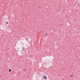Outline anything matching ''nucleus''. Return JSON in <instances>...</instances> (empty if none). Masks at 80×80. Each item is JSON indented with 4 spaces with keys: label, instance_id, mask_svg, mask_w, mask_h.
I'll list each match as a JSON object with an SVG mask.
<instances>
[{
    "label": "nucleus",
    "instance_id": "1",
    "mask_svg": "<svg viewBox=\"0 0 80 80\" xmlns=\"http://www.w3.org/2000/svg\"><path fill=\"white\" fill-rule=\"evenodd\" d=\"M43 78H44V79H47V77H46L45 76H44Z\"/></svg>",
    "mask_w": 80,
    "mask_h": 80
},
{
    "label": "nucleus",
    "instance_id": "2",
    "mask_svg": "<svg viewBox=\"0 0 80 80\" xmlns=\"http://www.w3.org/2000/svg\"><path fill=\"white\" fill-rule=\"evenodd\" d=\"M22 48V50H25V48Z\"/></svg>",
    "mask_w": 80,
    "mask_h": 80
},
{
    "label": "nucleus",
    "instance_id": "3",
    "mask_svg": "<svg viewBox=\"0 0 80 80\" xmlns=\"http://www.w3.org/2000/svg\"><path fill=\"white\" fill-rule=\"evenodd\" d=\"M48 34H45V37H47V36Z\"/></svg>",
    "mask_w": 80,
    "mask_h": 80
},
{
    "label": "nucleus",
    "instance_id": "4",
    "mask_svg": "<svg viewBox=\"0 0 80 80\" xmlns=\"http://www.w3.org/2000/svg\"><path fill=\"white\" fill-rule=\"evenodd\" d=\"M6 24H8V22H6Z\"/></svg>",
    "mask_w": 80,
    "mask_h": 80
},
{
    "label": "nucleus",
    "instance_id": "5",
    "mask_svg": "<svg viewBox=\"0 0 80 80\" xmlns=\"http://www.w3.org/2000/svg\"><path fill=\"white\" fill-rule=\"evenodd\" d=\"M9 72H11L12 71V70L11 69H10L9 70Z\"/></svg>",
    "mask_w": 80,
    "mask_h": 80
},
{
    "label": "nucleus",
    "instance_id": "6",
    "mask_svg": "<svg viewBox=\"0 0 80 80\" xmlns=\"http://www.w3.org/2000/svg\"><path fill=\"white\" fill-rule=\"evenodd\" d=\"M70 77H73V75H71Z\"/></svg>",
    "mask_w": 80,
    "mask_h": 80
}]
</instances>
